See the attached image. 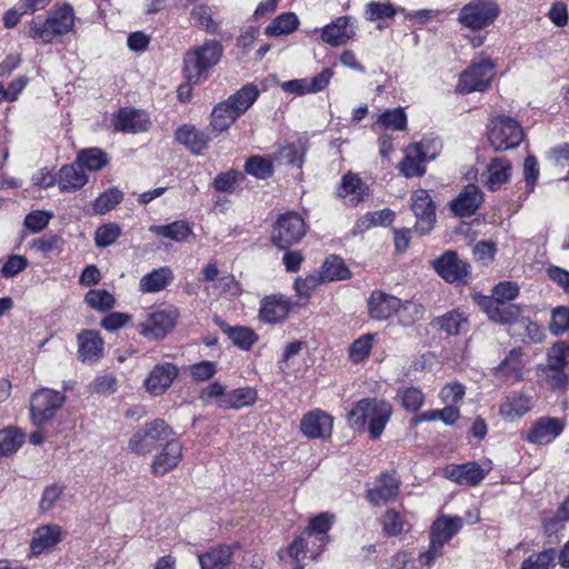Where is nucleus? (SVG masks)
Instances as JSON below:
<instances>
[{"label": "nucleus", "instance_id": "obj_1", "mask_svg": "<svg viewBox=\"0 0 569 569\" xmlns=\"http://www.w3.org/2000/svg\"><path fill=\"white\" fill-rule=\"evenodd\" d=\"M392 411V406L386 400L365 398L355 403L348 413V420L357 430L367 427L370 438L377 440L382 435Z\"/></svg>", "mask_w": 569, "mask_h": 569}, {"label": "nucleus", "instance_id": "obj_2", "mask_svg": "<svg viewBox=\"0 0 569 569\" xmlns=\"http://www.w3.org/2000/svg\"><path fill=\"white\" fill-rule=\"evenodd\" d=\"M74 26V12L70 4L52 7L47 18L37 17L29 23L28 36L43 44L51 43L56 37L69 33Z\"/></svg>", "mask_w": 569, "mask_h": 569}, {"label": "nucleus", "instance_id": "obj_3", "mask_svg": "<svg viewBox=\"0 0 569 569\" xmlns=\"http://www.w3.org/2000/svg\"><path fill=\"white\" fill-rule=\"evenodd\" d=\"M222 52L221 43L216 40H208L187 51L183 59L187 79L194 83L206 79L208 71L220 61Z\"/></svg>", "mask_w": 569, "mask_h": 569}, {"label": "nucleus", "instance_id": "obj_4", "mask_svg": "<svg viewBox=\"0 0 569 569\" xmlns=\"http://www.w3.org/2000/svg\"><path fill=\"white\" fill-rule=\"evenodd\" d=\"M172 436V429L162 419L147 422L129 440V449L136 455L146 456L162 446Z\"/></svg>", "mask_w": 569, "mask_h": 569}, {"label": "nucleus", "instance_id": "obj_5", "mask_svg": "<svg viewBox=\"0 0 569 569\" xmlns=\"http://www.w3.org/2000/svg\"><path fill=\"white\" fill-rule=\"evenodd\" d=\"M488 128V139L496 151L513 149L523 139V130L520 123L505 114L492 118Z\"/></svg>", "mask_w": 569, "mask_h": 569}, {"label": "nucleus", "instance_id": "obj_6", "mask_svg": "<svg viewBox=\"0 0 569 569\" xmlns=\"http://www.w3.org/2000/svg\"><path fill=\"white\" fill-rule=\"evenodd\" d=\"M499 13L500 8L495 1L475 0L460 9L458 21L463 27L476 31L493 23Z\"/></svg>", "mask_w": 569, "mask_h": 569}, {"label": "nucleus", "instance_id": "obj_7", "mask_svg": "<svg viewBox=\"0 0 569 569\" xmlns=\"http://www.w3.org/2000/svg\"><path fill=\"white\" fill-rule=\"evenodd\" d=\"M401 307L405 310H412L417 318H420L423 313V308L420 305L410 301L402 305L399 298L383 291H373L368 299L369 315L372 319L379 321L389 319Z\"/></svg>", "mask_w": 569, "mask_h": 569}, {"label": "nucleus", "instance_id": "obj_8", "mask_svg": "<svg viewBox=\"0 0 569 569\" xmlns=\"http://www.w3.org/2000/svg\"><path fill=\"white\" fill-rule=\"evenodd\" d=\"M306 233V224L302 218L288 212L280 216L273 227L272 242L280 249H288L299 242Z\"/></svg>", "mask_w": 569, "mask_h": 569}, {"label": "nucleus", "instance_id": "obj_9", "mask_svg": "<svg viewBox=\"0 0 569 569\" xmlns=\"http://www.w3.org/2000/svg\"><path fill=\"white\" fill-rule=\"evenodd\" d=\"M495 76V64L489 59L473 61L461 74L457 86L460 93H471L487 89Z\"/></svg>", "mask_w": 569, "mask_h": 569}, {"label": "nucleus", "instance_id": "obj_10", "mask_svg": "<svg viewBox=\"0 0 569 569\" xmlns=\"http://www.w3.org/2000/svg\"><path fill=\"white\" fill-rule=\"evenodd\" d=\"M66 401L63 393L51 389H41L31 398V417L36 426L40 427L51 420Z\"/></svg>", "mask_w": 569, "mask_h": 569}, {"label": "nucleus", "instance_id": "obj_11", "mask_svg": "<svg viewBox=\"0 0 569 569\" xmlns=\"http://www.w3.org/2000/svg\"><path fill=\"white\" fill-rule=\"evenodd\" d=\"M411 209L417 219L415 229L420 234L429 233L436 223V207L427 190H416L411 196Z\"/></svg>", "mask_w": 569, "mask_h": 569}, {"label": "nucleus", "instance_id": "obj_12", "mask_svg": "<svg viewBox=\"0 0 569 569\" xmlns=\"http://www.w3.org/2000/svg\"><path fill=\"white\" fill-rule=\"evenodd\" d=\"M437 273L450 283H467L470 266L460 259L455 251H447L433 261Z\"/></svg>", "mask_w": 569, "mask_h": 569}, {"label": "nucleus", "instance_id": "obj_13", "mask_svg": "<svg viewBox=\"0 0 569 569\" xmlns=\"http://www.w3.org/2000/svg\"><path fill=\"white\" fill-rule=\"evenodd\" d=\"M332 429L333 417L321 409L305 413L300 421V430L309 439L329 440Z\"/></svg>", "mask_w": 569, "mask_h": 569}, {"label": "nucleus", "instance_id": "obj_14", "mask_svg": "<svg viewBox=\"0 0 569 569\" xmlns=\"http://www.w3.org/2000/svg\"><path fill=\"white\" fill-rule=\"evenodd\" d=\"M182 459V445L171 437L162 443V449L158 452L151 463L152 472L157 476H163L178 467Z\"/></svg>", "mask_w": 569, "mask_h": 569}, {"label": "nucleus", "instance_id": "obj_15", "mask_svg": "<svg viewBox=\"0 0 569 569\" xmlns=\"http://www.w3.org/2000/svg\"><path fill=\"white\" fill-rule=\"evenodd\" d=\"M292 302L283 295L266 296L260 301L259 319L264 323L274 325L287 319Z\"/></svg>", "mask_w": 569, "mask_h": 569}, {"label": "nucleus", "instance_id": "obj_16", "mask_svg": "<svg viewBox=\"0 0 569 569\" xmlns=\"http://www.w3.org/2000/svg\"><path fill=\"white\" fill-rule=\"evenodd\" d=\"M177 317L174 310H156L149 313L144 322L139 325L140 333L149 339L163 338L176 325Z\"/></svg>", "mask_w": 569, "mask_h": 569}, {"label": "nucleus", "instance_id": "obj_17", "mask_svg": "<svg viewBox=\"0 0 569 569\" xmlns=\"http://www.w3.org/2000/svg\"><path fill=\"white\" fill-rule=\"evenodd\" d=\"M355 19L351 16H342L322 29L323 42L339 47L352 39L356 34Z\"/></svg>", "mask_w": 569, "mask_h": 569}, {"label": "nucleus", "instance_id": "obj_18", "mask_svg": "<svg viewBox=\"0 0 569 569\" xmlns=\"http://www.w3.org/2000/svg\"><path fill=\"white\" fill-rule=\"evenodd\" d=\"M178 368L170 362L154 366L144 381L147 390L153 396L164 393L178 377Z\"/></svg>", "mask_w": 569, "mask_h": 569}, {"label": "nucleus", "instance_id": "obj_19", "mask_svg": "<svg viewBox=\"0 0 569 569\" xmlns=\"http://www.w3.org/2000/svg\"><path fill=\"white\" fill-rule=\"evenodd\" d=\"M482 200L480 188L470 183L452 200L450 208L458 217H470L478 210Z\"/></svg>", "mask_w": 569, "mask_h": 569}, {"label": "nucleus", "instance_id": "obj_20", "mask_svg": "<svg viewBox=\"0 0 569 569\" xmlns=\"http://www.w3.org/2000/svg\"><path fill=\"white\" fill-rule=\"evenodd\" d=\"M563 430L560 419L543 417L536 421L526 440L535 445H547L555 440Z\"/></svg>", "mask_w": 569, "mask_h": 569}, {"label": "nucleus", "instance_id": "obj_21", "mask_svg": "<svg viewBox=\"0 0 569 569\" xmlns=\"http://www.w3.org/2000/svg\"><path fill=\"white\" fill-rule=\"evenodd\" d=\"M78 357L82 362L94 363L103 356L104 341L99 332L83 330L78 336Z\"/></svg>", "mask_w": 569, "mask_h": 569}, {"label": "nucleus", "instance_id": "obj_22", "mask_svg": "<svg viewBox=\"0 0 569 569\" xmlns=\"http://www.w3.org/2000/svg\"><path fill=\"white\" fill-rule=\"evenodd\" d=\"M118 131L138 133L148 130L149 118L146 112L136 109H122L113 121Z\"/></svg>", "mask_w": 569, "mask_h": 569}, {"label": "nucleus", "instance_id": "obj_23", "mask_svg": "<svg viewBox=\"0 0 569 569\" xmlns=\"http://www.w3.org/2000/svg\"><path fill=\"white\" fill-rule=\"evenodd\" d=\"M487 475L478 462L471 461L463 465L451 466L446 470L448 479L460 483L476 486L480 483Z\"/></svg>", "mask_w": 569, "mask_h": 569}, {"label": "nucleus", "instance_id": "obj_24", "mask_svg": "<svg viewBox=\"0 0 569 569\" xmlns=\"http://www.w3.org/2000/svg\"><path fill=\"white\" fill-rule=\"evenodd\" d=\"M511 176V164L506 158H493L487 166L486 172L482 173V182L491 191L499 189L503 183L508 182Z\"/></svg>", "mask_w": 569, "mask_h": 569}, {"label": "nucleus", "instance_id": "obj_25", "mask_svg": "<svg viewBox=\"0 0 569 569\" xmlns=\"http://www.w3.org/2000/svg\"><path fill=\"white\" fill-rule=\"evenodd\" d=\"M462 525L463 521L460 517L441 516L431 526L430 540L445 547L458 533Z\"/></svg>", "mask_w": 569, "mask_h": 569}, {"label": "nucleus", "instance_id": "obj_26", "mask_svg": "<svg viewBox=\"0 0 569 569\" xmlns=\"http://www.w3.org/2000/svg\"><path fill=\"white\" fill-rule=\"evenodd\" d=\"M399 493V480L390 473H382L379 485L367 491V499L372 505H380L393 500Z\"/></svg>", "mask_w": 569, "mask_h": 569}, {"label": "nucleus", "instance_id": "obj_27", "mask_svg": "<svg viewBox=\"0 0 569 569\" xmlns=\"http://www.w3.org/2000/svg\"><path fill=\"white\" fill-rule=\"evenodd\" d=\"M233 547L219 545L198 556L201 569H228L231 565Z\"/></svg>", "mask_w": 569, "mask_h": 569}, {"label": "nucleus", "instance_id": "obj_28", "mask_svg": "<svg viewBox=\"0 0 569 569\" xmlns=\"http://www.w3.org/2000/svg\"><path fill=\"white\" fill-rule=\"evenodd\" d=\"M87 182L88 177L77 161L61 167L58 178V184L61 191H77Z\"/></svg>", "mask_w": 569, "mask_h": 569}, {"label": "nucleus", "instance_id": "obj_29", "mask_svg": "<svg viewBox=\"0 0 569 569\" xmlns=\"http://www.w3.org/2000/svg\"><path fill=\"white\" fill-rule=\"evenodd\" d=\"M432 326L448 336H458L469 330V321L463 313L451 310L437 317L432 321Z\"/></svg>", "mask_w": 569, "mask_h": 569}, {"label": "nucleus", "instance_id": "obj_30", "mask_svg": "<svg viewBox=\"0 0 569 569\" xmlns=\"http://www.w3.org/2000/svg\"><path fill=\"white\" fill-rule=\"evenodd\" d=\"M61 540V529L57 525L39 528L30 545L31 555L37 557L54 547Z\"/></svg>", "mask_w": 569, "mask_h": 569}, {"label": "nucleus", "instance_id": "obj_31", "mask_svg": "<svg viewBox=\"0 0 569 569\" xmlns=\"http://www.w3.org/2000/svg\"><path fill=\"white\" fill-rule=\"evenodd\" d=\"M176 139L196 154L206 150L211 140L206 132L191 126H183L179 128L176 132Z\"/></svg>", "mask_w": 569, "mask_h": 569}, {"label": "nucleus", "instance_id": "obj_32", "mask_svg": "<svg viewBox=\"0 0 569 569\" xmlns=\"http://www.w3.org/2000/svg\"><path fill=\"white\" fill-rule=\"evenodd\" d=\"M214 322L233 345L243 350H249L258 340L256 332L248 327H231L219 317H214Z\"/></svg>", "mask_w": 569, "mask_h": 569}, {"label": "nucleus", "instance_id": "obj_33", "mask_svg": "<svg viewBox=\"0 0 569 569\" xmlns=\"http://www.w3.org/2000/svg\"><path fill=\"white\" fill-rule=\"evenodd\" d=\"M368 186L362 179L352 172H348L342 177L341 187L339 189V196L349 198L352 206H357L366 197H368Z\"/></svg>", "mask_w": 569, "mask_h": 569}, {"label": "nucleus", "instance_id": "obj_34", "mask_svg": "<svg viewBox=\"0 0 569 569\" xmlns=\"http://www.w3.org/2000/svg\"><path fill=\"white\" fill-rule=\"evenodd\" d=\"M258 97L259 90L257 86L248 83L224 100V102L236 116L240 117L253 104Z\"/></svg>", "mask_w": 569, "mask_h": 569}, {"label": "nucleus", "instance_id": "obj_35", "mask_svg": "<svg viewBox=\"0 0 569 569\" xmlns=\"http://www.w3.org/2000/svg\"><path fill=\"white\" fill-rule=\"evenodd\" d=\"M486 312L490 320L510 325L511 331L516 329V323L521 319L520 308L516 305L488 302Z\"/></svg>", "mask_w": 569, "mask_h": 569}, {"label": "nucleus", "instance_id": "obj_36", "mask_svg": "<svg viewBox=\"0 0 569 569\" xmlns=\"http://www.w3.org/2000/svg\"><path fill=\"white\" fill-rule=\"evenodd\" d=\"M522 351L515 348L509 351L508 356L496 368V373L508 381H519L522 377Z\"/></svg>", "mask_w": 569, "mask_h": 569}, {"label": "nucleus", "instance_id": "obj_37", "mask_svg": "<svg viewBox=\"0 0 569 569\" xmlns=\"http://www.w3.org/2000/svg\"><path fill=\"white\" fill-rule=\"evenodd\" d=\"M172 280V270L169 267H161L144 274L139 286L142 292H158L169 286Z\"/></svg>", "mask_w": 569, "mask_h": 569}, {"label": "nucleus", "instance_id": "obj_38", "mask_svg": "<svg viewBox=\"0 0 569 569\" xmlns=\"http://www.w3.org/2000/svg\"><path fill=\"white\" fill-rule=\"evenodd\" d=\"M257 400V392L254 389L246 387L238 388L227 392L226 397L218 401V407L222 409H240L251 406Z\"/></svg>", "mask_w": 569, "mask_h": 569}, {"label": "nucleus", "instance_id": "obj_39", "mask_svg": "<svg viewBox=\"0 0 569 569\" xmlns=\"http://www.w3.org/2000/svg\"><path fill=\"white\" fill-rule=\"evenodd\" d=\"M150 231L177 242H183L190 234H192L190 224L183 220H177L164 226H151Z\"/></svg>", "mask_w": 569, "mask_h": 569}, {"label": "nucleus", "instance_id": "obj_40", "mask_svg": "<svg viewBox=\"0 0 569 569\" xmlns=\"http://www.w3.org/2000/svg\"><path fill=\"white\" fill-rule=\"evenodd\" d=\"M531 409L530 399L522 395L507 398L500 406V415L505 419L515 420Z\"/></svg>", "mask_w": 569, "mask_h": 569}, {"label": "nucleus", "instance_id": "obj_41", "mask_svg": "<svg viewBox=\"0 0 569 569\" xmlns=\"http://www.w3.org/2000/svg\"><path fill=\"white\" fill-rule=\"evenodd\" d=\"M238 118L231 108L222 101L211 112L210 128L216 134H220L228 130Z\"/></svg>", "mask_w": 569, "mask_h": 569}, {"label": "nucleus", "instance_id": "obj_42", "mask_svg": "<svg viewBox=\"0 0 569 569\" xmlns=\"http://www.w3.org/2000/svg\"><path fill=\"white\" fill-rule=\"evenodd\" d=\"M76 161L83 170L98 171L108 164L109 159L103 150L88 148L78 153Z\"/></svg>", "mask_w": 569, "mask_h": 569}, {"label": "nucleus", "instance_id": "obj_43", "mask_svg": "<svg viewBox=\"0 0 569 569\" xmlns=\"http://www.w3.org/2000/svg\"><path fill=\"white\" fill-rule=\"evenodd\" d=\"M298 26V17L293 12H284L274 18L264 32L270 37H280L296 31Z\"/></svg>", "mask_w": 569, "mask_h": 569}, {"label": "nucleus", "instance_id": "obj_44", "mask_svg": "<svg viewBox=\"0 0 569 569\" xmlns=\"http://www.w3.org/2000/svg\"><path fill=\"white\" fill-rule=\"evenodd\" d=\"M322 281L345 280L350 277V271L340 257L327 258L321 267Z\"/></svg>", "mask_w": 569, "mask_h": 569}, {"label": "nucleus", "instance_id": "obj_45", "mask_svg": "<svg viewBox=\"0 0 569 569\" xmlns=\"http://www.w3.org/2000/svg\"><path fill=\"white\" fill-rule=\"evenodd\" d=\"M244 171L257 179H268L273 174L272 159L262 156H251L244 163Z\"/></svg>", "mask_w": 569, "mask_h": 569}, {"label": "nucleus", "instance_id": "obj_46", "mask_svg": "<svg viewBox=\"0 0 569 569\" xmlns=\"http://www.w3.org/2000/svg\"><path fill=\"white\" fill-rule=\"evenodd\" d=\"M512 337H519L522 341L527 342H541L543 339V332L540 327L530 321L527 318H521L519 322L516 323V329L510 331Z\"/></svg>", "mask_w": 569, "mask_h": 569}, {"label": "nucleus", "instance_id": "obj_47", "mask_svg": "<svg viewBox=\"0 0 569 569\" xmlns=\"http://www.w3.org/2000/svg\"><path fill=\"white\" fill-rule=\"evenodd\" d=\"M382 531L388 537H396L409 530V525L395 509H388L381 517Z\"/></svg>", "mask_w": 569, "mask_h": 569}, {"label": "nucleus", "instance_id": "obj_48", "mask_svg": "<svg viewBox=\"0 0 569 569\" xmlns=\"http://www.w3.org/2000/svg\"><path fill=\"white\" fill-rule=\"evenodd\" d=\"M86 303L94 310L104 312L113 308L114 297L106 289H91L84 297Z\"/></svg>", "mask_w": 569, "mask_h": 569}, {"label": "nucleus", "instance_id": "obj_49", "mask_svg": "<svg viewBox=\"0 0 569 569\" xmlns=\"http://www.w3.org/2000/svg\"><path fill=\"white\" fill-rule=\"evenodd\" d=\"M423 162L425 161L419 159V154L415 152L410 146L407 149L406 157L399 163V170L407 178L421 177L426 172Z\"/></svg>", "mask_w": 569, "mask_h": 569}, {"label": "nucleus", "instance_id": "obj_50", "mask_svg": "<svg viewBox=\"0 0 569 569\" xmlns=\"http://www.w3.org/2000/svg\"><path fill=\"white\" fill-rule=\"evenodd\" d=\"M397 398L407 411L417 412L425 403V395L417 387L399 389Z\"/></svg>", "mask_w": 569, "mask_h": 569}, {"label": "nucleus", "instance_id": "obj_51", "mask_svg": "<svg viewBox=\"0 0 569 569\" xmlns=\"http://www.w3.org/2000/svg\"><path fill=\"white\" fill-rule=\"evenodd\" d=\"M555 549H545L526 558L522 561L520 569H552L555 567Z\"/></svg>", "mask_w": 569, "mask_h": 569}, {"label": "nucleus", "instance_id": "obj_52", "mask_svg": "<svg viewBox=\"0 0 569 569\" xmlns=\"http://www.w3.org/2000/svg\"><path fill=\"white\" fill-rule=\"evenodd\" d=\"M122 198L123 193L116 188L104 191L93 201L92 207L94 213L104 214L109 212L121 202Z\"/></svg>", "mask_w": 569, "mask_h": 569}, {"label": "nucleus", "instance_id": "obj_53", "mask_svg": "<svg viewBox=\"0 0 569 569\" xmlns=\"http://www.w3.org/2000/svg\"><path fill=\"white\" fill-rule=\"evenodd\" d=\"M569 351V346L562 341L556 342L547 355V363L541 367V370H558L565 369L567 365L566 355Z\"/></svg>", "mask_w": 569, "mask_h": 569}, {"label": "nucleus", "instance_id": "obj_54", "mask_svg": "<svg viewBox=\"0 0 569 569\" xmlns=\"http://www.w3.org/2000/svg\"><path fill=\"white\" fill-rule=\"evenodd\" d=\"M23 443V435L14 428H6L0 431V453L11 455Z\"/></svg>", "mask_w": 569, "mask_h": 569}, {"label": "nucleus", "instance_id": "obj_55", "mask_svg": "<svg viewBox=\"0 0 569 569\" xmlns=\"http://www.w3.org/2000/svg\"><path fill=\"white\" fill-rule=\"evenodd\" d=\"M422 161L436 159L442 149V142L438 138H423L420 142L411 146Z\"/></svg>", "mask_w": 569, "mask_h": 569}, {"label": "nucleus", "instance_id": "obj_56", "mask_svg": "<svg viewBox=\"0 0 569 569\" xmlns=\"http://www.w3.org/2000/svg\"><path fill=\"white\" fill-rule=\"evenodd\" d=\"M378 123L386 129L401 131L407 126V116L402 109H388L379 116Z\"/></svg>", "mask_w": 569, "mask_h": 569}, {"label": "nucleus", "instance_id": "obj_57", "mask_svg": "<svg viewBox=\"0 0 569 569\" xmlns=\"http://www.w3.org/2000/svg\"><path fill=\"white\" fill-rule=\"evenodd\" d=\"M547 162L555 169L569 168V143H560L551 148L546 156Z\"/></svg>", "mask_w": 569, "mask_h": 569}, {"label": "nucleus", "instance_id": "obj_58", "mask_svg": "<svg viewBox=\"0 0 569 569\" xmlns=\"http://www.w3.org/2000/svg\"><path fill=\"white\" fill-rule=\"evenodd\" d=\"M121 230L116 223H108L99 227L94 233V242L99 248H106L117 241Z\"/></svg>", "mask_w": 569, "mask_h": 569}, {"label": "nucleus", "instance_id": "obj_59", "mask_svg": "<svg viewBox=\"0 0 569 569\" xmlns=\"http://www.w3.org/2000/svg\"><path fill=\"white\" fill-rule=\"evenodd\" d=\"M373 335L367 333L352 342L349 349V357L353 362L366 359L372 348Z\"/></svg>", "mask_w": 569, "mask_h": 569}, {"label": "nucleus", "instance_id": "obj_60", "mask_svg": "<svg viewBox=\"0 0 569 569\" xmlns=\"http://www.w3.org/2000/svg\"><path fill=\"white\" fill-rule=\"evenodd\" d=\"M333 522V516L327 512L320 513L310 519L308 531L311 535H319V541L326 542L325 535L330 530Z\"/></svg>", "mask_w": 569, "mask_h": 569}, {"label": "nucleus", "instance_id": "obj_61", "mask_svg": "<svg viewBox=\"0 0 569 569\" xmlns=\"http://www.w3.org/2000/svg\"><path fill=\"white\" fill-rule=\"evenodd\" d=\"M519 295V287L515 282L505 281L498 283L492 290V299L488 302L506 303L516 299Z\"/></svg>", "mask_w": 569, "mask_h": 569}, {"label": "nucleus", "instance_id": "obj_62", "mask_svg": "<svg viewBox=\"0 0 569 569\" xmlns=\"http://www.w3.org/2000/svg\"><path fill=\"white\" fill-rule=\"evenodd\" d=\"M191 17L196 23L209 33L218 31V24L213 21L209 7L200 4L192 9Z\"/></svg>", "mask_w": 569, "mask_h": 569}, {"label": "nucleus", "instance_id": "obj_63", "mask_svg": "<svg viewBox=\"0 0 569 569\" xmlns=\"http://www.w3.org/2000/svg\"><path fill=\"white\" fill-rule=\"evenodd\" d=\"M64 491V486L53 483L44 488L39 508L42 512L51 510Z\"/></svg>", "mask_w": 569, "mask_h": 569}, {"label": "nucleus", "instance_id": "obj_64", "mask_svg": "<svg viewBox=\"0 0 569 569\" xmlns=\"http://www.w3.org/2000/svg\"><path fill=\"white\" fill-rule=\"evenodd\" d=\"M549 329L556 336L569 329V308L558 307L552 311Z\"/></svg>", "mask_w": 569, "mask_h": 569}]
</instances>
